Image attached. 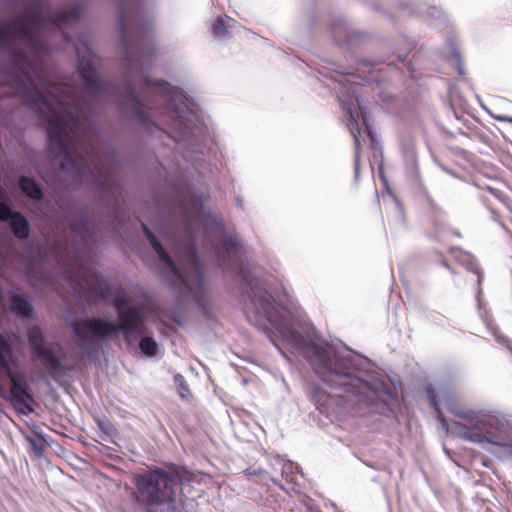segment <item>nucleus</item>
Returning a JSON list of instances; mask_svg holds the SVG:
<instances>
[{
	"mask_svg": "<svg viewBox=\"0 0 512 512\" xmlns=\"http://www.w3.org/2000/svg\"><path fill=\"white\" fill-rule=\"evenodd\" d=\"M81 12L80 7H73L46 19L40 9H27L0 24V46L10 52L9 85L16 90L24 105L35 109L47 121L48 146L56 157L62 158L61 169L73 172L81 179L90 176L100 186H106L110 183V171L94 147L85 142L76 144L69 134L80 137L79 120L66 111L68 101L62 96H55L52 91L55 88H46L64 110L60 114L35 85V82L42 84V64L38 58L45 48L36 32L76 21Z\"/></svg>",
	"mask_w": 512,
	"mask_h": 512,
	"instance_id": "obj_1",
	"label": "nucleus"
},
{
	"mask_svg": "<svg viewBox=\"0 0 512 512\" xmlns=\"http://www.w3.org/2000/svg\"><path fill=\"white\" fill-rule=\"evenodd\" d=\"M430 406L436 412L441 427L448 433L474 443H488L498 447L512 448V423L494 415L476 413L470 410L449 405V411L464 422L452 421L445 418L437 400L434 388H426Z\"/></svg>",
	"mask_w": 512,
	"mask_h": 512,
	"instance_id": "obj_2",
	"label": "nucleus"
},
{
	"mask_svg": "<svg viewBox=\"0 0 512 512\" xmlns=\"http://www.w3.org/2000/svg\"><path fill=\"white\" fill-rule=\"evenodd\" d=\"M309 352L313 369L324 382L357 397V403H369L373 392L369 382L357 376L360 364L354 356L317 344H312Z\"/></svg>",
	"mask_w": 512,
	"mask_h": 512,
	"instance_id": "obj_3",
	"label": "nucleus"
},
{
	"mask_svg": "<svg viewBox=\"0 0 512 512\" xmlns=\"http://www.w3.org/2000/svg\"><path fill=\"white\" fill-rule=\"evenodd\" d=\"M133 497L145 512H182L183 504L177 498L180 479L175 472L159 467L149 468L132 477Z\"/></svg>",
	"mask_w": 512,
	"mask_h": 512,
	"instance_id": "obj_4",
	"label": "nucleus"
},
{
	"mask_svg": "<svg viewBox=\"0 0 512 512\" xmlns=\"http://www.w3.org/2000/svg\"><path fill=\"white\" fill-rule=\"evenodd\" d=\"M244 311L251 323L258 327H266L270 324L281 339L289 345L300 347L303 344V336L294 327L283 322L280 305L261 285L255 284L251 287Z\"/></svg>",
	"mask_w": 512,
	"mask_h": 512,
	"instance_id": "obj_5",
	"label": "nucleus"
},
{
	"mask_svg": "<svg viewBox=\"0 0 512 512\" xmlns=\"http://www.w3.org/2000/svg\"><path fill=\"white\" fill-rule=\"evenodd\" d=\"M141 227L145 237L157 253L159 259L169 267L184 291L188 294H193L194 298L200 302L201 295L204 293L205 289V280L202 265L194 244L191 241L187 244L185 269L189 271L182 273L148 226L142 224Z\"/></svg>",
	"mask_w": 512,
	"mask_h": 512,
	"instance_id": "obj_6",
	"label": "nucleus"
},
{
	"mask_svg": "<svg viewBox=\"0 0 512 512\" xmlns=\"http://www.w3.org/2000/svg\"><path fill=\"white\" fill-rule=\"evenodd\" d=\"M13 361L12 348L0 349V396L9 402L17 412L29 414L33 412L34 399L29 392V386L20 372L11 368Z\"/></svg>",
	"mask_w": 512,
	"mask_h": 512,
	"instance_id": "obj_7",
	"label": "nucleus"
},
{
	"mask_svg": "<svg viewBox=\"0 0 512 512\" xmlns=\"http://www.w3.org/2000/svg\"><path fill=\"white\" fill-rule=\"evenodd\" d=\"M133 320L127 317L123 322H112L100 317L86 318L74 321L71 324L73 334L77 337V344L91 353L92 343L88 339V334L97 339H107L117 332H122L126 337L133 335L128 329L132 326Z\"/></svg>",
	"mask_w": 512,
	"mask_h": 512,
	"instance_id": "obj_8",
	"label": "nucleus"
},
{
	"mask_svg": "<svg viewBox=\"0 0 512 512\" xmlns=\"http://www.w3.org/2000/svg\"><path fill=\"white\" fill-rule=\"evenodd\" d=\"M119 32L126 48L135 46L137 52L141 54L144 41L152 36L153 26L150 22L134 21L129 13L121 11Z\"/></svg>",
	"mask_w": 512,
	"mask_h": 512,
	"instance_id": "obj_9",
	"label": "nucleus"
},
{
	"mask_svg": "<svg viewBox=\"0 0 512 512\" xmlns=\"http://www.w3.org/2000/svg\"><path fill=\"white\" fill-rule=\"evenodd\" d=\"M28 343L33 359H41L53 378L62 374V362L52 348L45 346L44 335L39 327L34 326L28 331Z\"/></svg>",
	"mask_w": 512,
	"mask_h": 512,
	"instance_id": "obj_10",
	"label": "nucleus"
},
{
	"mask_svg": "<svg viewBox=\"0 0 512 512\" xmlns=\"http://www.w3.org/2000/svg\"><path fill=\"white\" fill-rule=\"evenodd\" d=\"M78 72L84 81L85 91L92 99H100L103 94L109 91L108 83L98 78L93 63L89 59L82 58L79 60Z\"/></svg>",
	"mask_w": 512,
	"mask_h": 512,
	"instance_id": "obj_11",
	"label": "nucleus"
},
{
	"mask_svg": "<svg viewBox=\"0 0 512 512\" xmlns=\"http://www.w3.org/2000/svg\"><path fill=\"white\" fill-rule=\"evenodd\" d=\"M129 299L126 297H116L113 305L118 312L119 322H123L127 317L133 320L132 326L128 329L132 334H141L143 332V308L140 306H129Z\"/></svg>",
	"mask_w": 512,
	"mask_h": 512,
	"instance_id": "obj_12",
	"label": "nucleus"
},
{
	"mask_svg": "<svg viewBox=\"0 0 512 512\" xmlns=\"http://www.w3.org/2000/svg\"><path fill=\"white\" fill-rule=\"evenodd\" d=\"M241 243L236 237H225L221 245L217 248V255L221 257V265L224 269H229L226 264V258L238 260L241 256Z\"/></svg>",
	"mask_w": 512,
	"mask_h": 512,
	"instance_id": "obj_13",
	"label": "nucleus"
},
{
	"mask_svg": "<svg viewBox=\"0 0 512 512\" xmlns=\"http://www.w3.org/2000/svg\"><path fill=\"white\" fill-rule=\"evenodd\" d=\"M348 121L351 134L354 140V173L355 178L358 179L360 175V153H361V144L359 140V136L361 134V129L359 127L358 121L355 119L352 111L349 109L347 111Z\"/></svg>",
	"mask_w": 512,
	"mask_h": 512,
	"instance_id": "obj_14",
	"label": "nucleus"
},
{
	"mask_svg": "<svg viewBox=\"0 0 512 512\" xmlns=\"http://www.w3.org/2000/svg\"><path fill=\"white\" fill-rule=\"evenodd\" d=\"M11 311L22 318H30L33 315V307L28 298L21 293L12 292L10 294Z\"/></svg>",
	"mask_w": 512,
	"mask_h": 512,
	"instance_id": "obj_15",
	"label": "nucleus"
},
{
	"mask_svg": "<svg viewBox=\"0 0 512 512\" xmlns=\"http://www.w3.org/2000/svg\"><path fill=\"white\" fill-rule=\"evenodd\" d=\"M10 227L16 238L20 240L28 238L30 226L27 219L20 212H14L13 217L10 219Z\"/></svg>",
	"mask_w": 512,
	"mask_h": 512,
	"instance_id": "obj_16",
	"label": "nucleus"
},
{
	"mask_svg": "<svg viewBox=\"0 0 512 512\" xmlns=\"http://www.w3.org/2000/svg\"><path fill=\"white\" fill-rule=\"evenodd\" d=\"M19 187L21 191L32 200L39 201L43 197L41 187L30 177L21 176L19 179Z\"/></svg>",
	"mask_w": 512,
	"mask_h": 512,
	"instance_id": "obj_17",
	"label": "nucleus"
},
{
	"mask_svg": "<svg viewBox=\"0 0 512 512\" xmlns=\"http://www.w3.org/2000/svg\"><path fill=\"white\" fill-rule=\"evenodd\" d=\"M140 350L146 356L152 357L157 352V343L151 337H144L139 343Z\"/></svg>",
	"mask_w": 512,
	"mask_h": 512,
	"instance_id": "obj_18",
	"label": "nucleus"
},
{
	"mask_svg": "<svg viewBox=\"0 0 512 512\" xmlns=\"http://www.w3.org/2000/svg\"><path fill=\"white\" fill-rule=\"evenodd\" d=\"M174 383L181 398L185 399L190 396L189 386L181 374H176L174 376Z\"/></svg>",
	"mask_w": 512,
	"mask_h": 512,
	"instance_id": "obj_19",
	"label": "nucleus"
},
{
	"mask_svg": "<svg viewBox=\"0 0 512 512\" xmlns=\"http://www.w3.org/2000/svg\"><path fill=\"white\" fill-rule=\"evenodd\" d=\"M212 33L215 36H222L227 33V28L225 26L224 20L221 17H218L212 24Z\"/></svg>",
	"mask_w": 512,
	"mask_h": 512,
	"instance_id": "obj_20",
	"label": "nucleus"
},
{
	"mask_svg": "<svg viewBox=\"0 0 512 512\" xmlns=\"http://www.w3.org/2000/svg\"><path fill=\"white\" fill-rule=\"evenodd\" d=\"M14 212L6 203L0 202V221L10 220Z\"/></svg>",
	"mask_w": 512,
	"mask_h": 512,
	"instance_id": "obj_21",
	"label": "nucleus"
},
{
	"mask_svg": "<svg viewBox=\"0 0 512 512\" xmlns=\"http://www.w3.org/2000/svg\"><path fill=\"white\" fill-rule=\"evenodd\" d=\"M97 425L100 430L107 435H110L114 431V427L108 419H98Z\"/></svg>",
	"mask_w": 512,
	"mask_h": 512,
	"instance_id": "obj_22",
	"label": "nucleus"
},
{
	"mask_svg": "<svg viewBox=\"0 0 512 512\" xmlns=\"http://www.w3.org/2000/svg\"><path fill=\"white\" fill-rule=\"evenodd\" d=\"M495 118L499 121H504V122H510L512 123V117H508V116H495Z\"/></svg>",
	"mask_w": 512,
	"mask_h": 512,
	"instance_id": "obj_23",
	"label": "nucleus"
},
{
	"mask_svg": "<svg viewBox=\"0 0 512 512\" xmlns=\"http://www.w3.org/2000/svg\"><path fill=\"white\" fill-rule=\"evenodd\" d=\"M482 464H483V466H485V467H490V465H491V460H489V459H483Z\"/></svg>",
	"mask_w": 512,
	"mask_h": 512,
	"instance_id": "obj_24",
	"label": "nucleus"
},
{
	"mask_svg": "<svg viewBox=\"0 0 512 512\" xmlns=\"http://www.w3.org/2000/svg\"><path fill=\"white\" fill-rule=\"evenodd\" d=\"M130 94H131V98H132L134 101H136V94H135V92H134V91H131V93H130Z\"/></svg>",
	"mask_w": 512,
	"mask_h": 512,
	"instance_id": "obj_25",
	"label": "nucleus"
},
{
	"mask_svg": "<svg viewBox=\"0 0 512 512\" xmlns=\"http://www.w3.org/2000/svg\"><path fill=\"white\" fill-rule=\"evenodd\" d=\"M443 265L448 269L450 268L449 264H447L446 262H444Z\"/></svg>",
	"mask_w": 512,
	"mask_h": 512,
	"instance_id": "obj_26",
	"label": "nucleus"
}]
</instances>
